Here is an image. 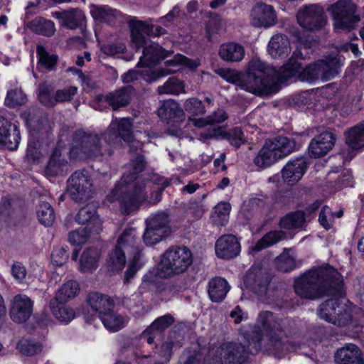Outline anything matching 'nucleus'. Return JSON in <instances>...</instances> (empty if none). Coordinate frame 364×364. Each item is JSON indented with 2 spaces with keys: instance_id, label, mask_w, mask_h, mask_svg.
Masks as SVG:
<instances>
[{
  "instance_id": "f257e3e1",
  "label": "nucleus",
  "mask_w": 364,
  "mask_h": 364,
  "mask_svg": "<svg viewBox=\"0 0 364 364\" xmlns=\"http://www.w3.org/2000/svg\"><path fill=\"white\" fill-rule=\"evenodd\" d=\"M288 321L282 316L269 311H261L257 318L256 325H249L241 328L247 346L238 343L225 342L219 345L210 343L206 355L199 351L184 353L178 364H245L248 355L257 353L262 347L264 336L268 338V350L276 356L280 357L289 352H299L307 355L306 348H312L311 343L285 342L284 331Z\"/></svg>"
},
{
  "instance_id": "f03ea898",
  "label": "nucleus",
  "mask_w": 364,
  "mask_h": 364,
  "mask_svg": "<svg viewBox=\"0 0 364 364\" xmlns=\"http://www.w3.org/2000/svg\"><path fill=\"white\" fill-rule=\"evenodd\" d=\"M299 58H304L299 50H295L289 61L278 69L255 58L249 63L246 73L228 70L220 71V75L244 90L269 95L277 92L280 83L297 75L301 81L308 82L332 80L339 74L342 65L339 55H329L301 69Z\"/></svg>"
},
{
  "instance_id": "7ed1b4c3",
  "label": "nucleus",
  "mask_w": 364,
  "mask_h": 364,
  "mask_svg": "<svg viewBox=\"0 0 364 364\" xmlns=\"http://www.w3.org/2000/svg\"><path fill=\"white\" fill-rule=\"evenodd\" d=\"M341 282L338 272L326 265L312 269L296 279L294 291L301 298L315 299L325 294H333Z\"/></svg>"
},
{
  "instance_id": "20e7f679",
  "label": "nucleus",
  "mask_w": 364,
  "mask_h": 364,
  "mask_svg": "<svg viewBox=\"0 0 364 364\" xmlns=\"http://www.w3.org/2000/svg\"><path fill=\"white\" fill-rule=\"evenodd\" d=\"M165 187L149 188L146 183H117L107 198L110 202L119 201L123 211L128 214L146 201L151 204L160 201Z\"/></svg>"
},
{
  "instance_id": "39448f33",
  "label": "nucleus",
  "mask_w": 364,
  "mask_h": 364,
  "mask_svg": "<svg viewBox=\"0 0 364 364\" xmlns=\"http://www.w3.org/2000/svg\"><path fill=\"white\" fill-rule=\"evenodd\" d=\"M105 132L97 133L83 129L76 130L73 135L70 156L73 159H95L104 154L111 155Z\"/></svg>"
},
{
  "instance_id": "423d86ee",
  "label": "nucleus",
  "mask_w": 364,
  "mask_h": 364,
  "mask_svg": "<svg viewBox=\"0 0 364 364\" xmlns=\"http://www.w3.org/2000/svg\"><path fill=\"white\" fill-rule=\"evenodd\" d=\"M297 149L298 145L294 139L278 136L265 141L254 159V163L257 166L265 168L287 156Z\"/></svg>"
},
{
  "instance_id": "0eeeda50",
  "label": "nucleus",
  "mask_w": 364,
  "mask_h": 364,
  "mask_svg": "<svg viewBox=\"0 0 364 364\" xmlns=\"http://www.w3.org/2000/svg\"><path fill=\"white\" fill-rule=\"evenodd\" d=\"M193 262L191 251L185 246H172L163 254L158 275L169 278L188 271Z\"/></svg>"
},
{
  "instance_id": "6e6552de",
  "label": "nucleus",
  "mask_w": 364,
  "mask_h": 364,
  "mask_svg": "<svg viewBox=\"0 0 364 364\" xmlns=\"http://www.w3.org/2000/svg\"><path fill=\"white\" fill-rule=\"evenodd\" d=\"M357 7L350 0H338L328 8L331 14L335 29L348 31L353 29L360 18L355 15Z\"/></svg>"
},
{
  "instance_id": "1a4fd4ad",
  "label": "nucleus",
  "mask_w": 364,
  "mask_h": 364,
  "mask_svg": "<svg viewBox=\"0 0 364 364\" xmlns=\"http://www.w3.org/2000/svg\"><path fill=\"white\" fill-rule=\"evenodd\" d=\"M145 223L146 227L143 235V240L146 245L159 242L171 232L169 215L165 211L151 215Z\"/></svg>"
},
{
  "instance_id": "9d476101",
  "label": "nucleus",
  "mask_w": 364,
  "mask_h": 364,
  "mask_svg": "<svg viewBox=\"0 0 364 364\" xmlns=\"http://www.w3.org/2000/svg\"><path fill=\"white\" fill-rule=\"evenodd\" d=\"M318 311L321 319L338 326H346L351 321L350 309L338 299L325 301Z\"/></svg>"
},
{
  "instance_id": "9b49d317",
  "label": "nucleus",
  "mask_w": 364,
  "mask_h": 364,
  "mask_svg": "<svg viewBox=\"0 0 364 364\" xmlns=\"http://www.w3.org/2000/svg\"><path fill=\"white\" fill-rule=\"evenodd\" d=\"M299 26L309 31L321 29L326 23L325 13L318 4H309L301 8L296 14Z\"/></svg>"
},
{
  "instance_id": "f8f14e48",
  "label": "nucleus",
  "mask_w": 364,
  "mask_h": 364,
  "mask_svg": "<svg viewBox=\"0 0 364 364\" xmlns=\"http://www.w3.org/2000/svg\"><path fill=\"white\" fill-rule=\"evenodd\" d=\"M132 42V46L136 50L142 48V55L139 58L137 63L138 67H146L150 68L156 65L160 61L165 59L170 55L168 51L165 50L158 43L151 42L149 39H146L145 43L138 44L136 42Z\"/></svg>"
},
{
  "instance_id": "ddd939ff",
  "label": "nucleus",
  "mask_w": 364,
  "mask_h": 364,
  "mask_svg": "<svg viewBox=\"0 0 364 364\" xmlns=\"http://www.w3.org/2000/svg\"><path fill=\"white\" fill-rule=\"evenodd\" d=\"M105 139L112 145L117 143L120 139L129 142L133 139L132 124L129 119L122 118L118 120L112 119L109 127L105 132Z\"/></svg>"
},
{
  "instance_id": "4468645a",
  "label": "nucleus",
  "mask_w": 364,
  "mask_h": 364,
  "mask_svg": "<svg viewBox=\"0 0 364 364\" xmlns=\"http://www.w3.org/2000/svg\"><path fill=\"white\" fill-rule=\"evenodd\" d=\"M129 26L131 29V37L133 42L138 44L145 43L149 36H159L166 33V30L159 26L147 24L138 20H130Z\"/></svg>"
},
{
  "instance_id": "2eb2a0df",
  "label": "nucleus",
  "mask_w": 364,
  "mask_h": 364,
  "mask_svg": "<svg viewBox=\"0 0 364 364\" xmlns=\"http://www.w3.org/2000/svg\"><path fill=\"white\" fill-rule=\"evenodd\" d=\"M270 282L271 277L267 272L255 268L250 269L244 279L245 287L258 295L266 294Z\"/></svg>"
},
{
  "instance_id": "dca6fc26",
  "label": "nucleus",
  "mask_w": 364,
  "mask_h": 364,
  "mask_svg": "<svg viewBox=\"0 0 364 364\" xmlns=\"http://www.w3.org/2000/svg\"><path fill=\"white\" fill-rule=\"evenodd\" d=\"M336 137L334 133L326 131L313 138L309 145L311 157L319 158L325 156L335 145Z\"/></svg>"
},
{
  "instance_id": "f3484780",
  "label": "nucleus",
  "mask_w": 364,
  "mask_h": 364,
  "mask_svg": "<svg viewBox=\"0 0 364 364\" xmlns=\"http://www.w3.org/2000/svg\"><path fill=\"white\" fill-rule=\"evenodd\" d=\"M277 23V14L272 5L257 4L251 14V24L257 28H268Z\"/></svg>"
},
{
  "instance_id": "a211bd4d",
  "label": "nucleus",
  "mask_w": 364,
  "mask_h": 364,
  "mask_svg": "<svg viewBox=\"0 0 364 364\" xmlns=\"http://www.w3.org/2000/svg\"><path fill=\"white\" fill-rule=\"evenodd\" d=\"M20 140L18 127L0 116V146L13 151L18 148Z\"/></svg>"
},
{
  "instance_id": "6ab92c4d",
  "label": "nucleus",
  "mask_w": 364,
  "mask_h": 364,
  "mask_svg": "<svg viewBox=\"0 0 364 364\" xmlns=\"http://www.w3.org/2000/svg\"><path fill=\"white\" fill-rule=\"evenodd\" d=\"M33 302L26 295H16L13 300L10 310L11 319L16 323H23L31 316Z\"/></svg>"
},
{
  "instance_id": "aec40b11",
  "label": "nucleus",
  "mask_w": 364,
  "mask_h": 364,
  "mask_svg": "<svg viewBox=\"0 0 364 364\" xmlns=\"http://www.w3.org/2000/svg\"><path fill=\"white\" fill-rule=\"evenodd\" d=\"M215 253L222 259H232L238 255L240 245L237 237L232 235L221 236L215 243Z\"/></svg>"
},
{
  "instance_id": "412c9836",
  "label": "nucleus",
  "mask_w": 364,
  "mask_h": 364,
  "mask_svg": "<svg viewBox=\"0 0 364 364\" xmlns=\"http://www.w3.org/2000/svg\"><path fill=\"white\" fill-rule=\"evenodd\" d=\"M308 163L304 157L289 160L281 171L284 182H299L306 173Z\"/></svg>"
},
{
  "instance_id": "4be33fe9",
  "label": "nucleus",
  "mask_w": 364,
  "mask_h": 364,
  "mask_svg": "<svg viewBox=\"0 0 364 364\" xmlns=\"http://www.w3.org/2000/svg\"><path fill=\"white\" fill-rule=\"evenodd\" d=\"M335 361L337 364H364V358L358 346L347 343L336 350Z\"/></svg>"
},
{
  "instance_id": "5701e85b",
  "label": "nucleus",
  "mask_w": 364,
  "mask_h": 364,
  "mask_svg": "<svg viewBox=\"0 0 364 364\" xmlns=\"http://www.w3.org/2000/svg\"><path fill=\"white\" fill-rule=\"evenodd\" d=\"M116 247L134 257L135 259H140L141 249L137 243L136 230L130 228L125 229L117 240Z\"/></svg>"
},
{
  "instance_id": "b1692460",
  "label": "nucleus",
  "mask_w": 364,
  "mask_h": 364,
  "mask_svg": "<svg viewBox=\"0 0 364 364\" xmlns=\"http://www.w3.org/2000/svg\"><path fill=\"white\" fill-rule=\"evenodd\" d=\"M52 16L59 20L62 26L69 29L80 27L85 19L84 13L79 9L55 11L52 13Z\"/></svg>"
},
{
  "instance_id": "393cba45",
  "label": "nucleus",
  "mask_w": 364,
  "mask_h": 364,
  "mask_svg": "<svg viewBox=\"0 0 364 364\" xmlns=\"http://www.w3.org/2000/svg\"><path fill=\"white\" fill-rule=\"evenodd\" d=\"M76 220L80 224L87 223V227L93 232L99 233L102 230V223L97 214L96 208L93 205L88 204L82 208L78 211Z\"/></svg>"
},
{
  "instance_id": "a878e982",
  "label": "nucleus",
  "mask_w": 364,
  "mask_h": 364,
  "mask_svg": "<svg viewBox=\"0 0 364 364\" xmlns=\"http://www.w3.org/2000/svg\"><path fill=\"white\" fill-rule=\"evenodd\" d=\"M132 86L122 87L105 96V100L114 110L127 106L131 101L133 92Z\"/></svg>"
},
{
  "instance_id": "bb28decb",
  "label": "nucleus",
  "mask_w": 364,
  "mask_h": 364,
  "mask_svg": "<svg viewBox=\"0 0 364 364\" xmlns=\"http://www.w3.org/2000/svg\"><path fill=\"white\" fill-rule=\"evenodd\" d=\"M267 50L274 58L287 56L291 50L289 38L283 34L273 36L268 43Z\"/></svg>"
},
{
  "instance_id": "cd10ccee",
  "label": "nucleus",
  "mask_w": 364,
  "mask_h": 364,
  "mask_svg": "<svg viewBox=\"0 0 364 364\" xmlns=\"http://www.w3.org/2000/svg\"><path fill=\"white\" fill-rule=\"evenodd\" d=\"M87 302L92 310L100 317L114 307L112 299L107 295L92 292L87 297Z\"/></svg>"
},
{
  "instance_id": "c85d7f7f",
  "label": "nucleus",
  "mask_w": 364,
  "mask_h": 364,
  "mask_svg": "<svg viewBox=\"0 0 364 364\" xmlns=\"http://www.w3.org/2000/svg\"><path fill=\"white\" fill-rule=\"evenodd\" d=\"M68 168V161L62 156L58 149H55L45 169L47 177H54L63 174Z\"/></svg>"
},
{
  "instance_id": "c756f323",
  "label": "nucleus",
  "mask_w": 364,
  "mask_h": 364,
  "mask_svg": "<svg viewBox=\"0 0 364 364\" xmlns=\"http://www.w3.org/2000/svg\"><path fill=\"white\" fill-rule=\"evenodd\" d=\"M145 159L143 155L137 154L132 159L130 164L124 167V171L121 178V182H134L139 175L145 168Z\"/></svg>"
},
{
  "instance_id": "7c9ffc66",
  "label": "nucleus",
  "mask_w": 364,
  "mask_h": 364,
  "mask_svg": "<svg viewBox=\"0 0 364 364\" xmlns=\"http://www.w3.org/2000/svg\"><path fill=\"white\" fill-rule=\"evenodd\" d=\"M228 282L222 277H215L208 282V295L213 302L223 301L230 290Z\"/></svg>"
},
{
  "instance_id": "2f4dec72",
  "label": "nucleus",
  "mask_w": 364,
  "mask_h": 364,
  "mask_svg": "<svg viewBox=\"0 0 364 364\" xmlns=\"http://www.w3.org/2000/svg\"><path fill=\"white\" fill-rule=\"evenodd\" d=\"M346 143L351 151L364 147V122L345 132Z\"/></svg>"
},
{
  "instance_id": "473e14b6",
  "label": "nucleus",
  "mask_w": 364,
  "mask_h": 364,
  "mask_svg": "<svg viewBox=\"0 0 364 364\" xmlns=\"http://www.w3.org/2000/svg\"><path fill=\"white\" fill-rule=\"evenodd\" d=\"M219 55L227 62H239L245 56V49L237 43H223L220 47Z\"/></svg>"
},
{
  "instance_id": "72a5a7b5",
  "label": "nucleus",
  "mask_w": 364,
  "mask_h": 364,
  "mask_svg": "<svg viewBox=\"0 0 364 364\" xmlns=\"http://www.w3.org/2000/svg\"><path fill=\"white\" fill-rule=\"evenodd\" d=\"M26 27L32 32L46 37L53 36L55 32L54 22L43 17H36L27 22Z\"/></svg>"
},
{
  "instance_id": "f704fd0d",
  "label": "nucleus",
  "mask_w": 364,
  "mask_h": 364,
  "mask_svg": "<svg viewBox=\"0 0 364 364\" xmlns=\"http://www.w3.org/2000/svg\"><path fill=\"white\" fill-rule=\"evenodd\" d=\"M183 114L179 105L173 100L165 101L158 109V115L164 121L169 123L170 121L179 119Z\"/></svg>"
},
{
  "instance_id": "c9c22d12",
  "label": "nucleus",
  "mask_w": 364,
  "mask_h": 364,
  "mask_svg": "<svg viewBox=\"0 0 364 364\" xmlns=\"http://www.w3.org/2000/svg\"><path fill=\"white\" fill-rule=\"evenodd\" d=\"M92 183H70L66 193L76 202L86 201L92 195Z\"/></svg>"
},
{
  "instance_id": "e433bc0d",
  "label": "nucleus",
  "mask_w": 364,
  "mask_h": 364,
  "mask_svg": "<svg viewBox=\"0 0 364 364\" xmlns=\"http://www.w3.org/2000/svg\"><path fill=\"white\" fill-rule=\"evenodd\" d=\"M100 252L96 248L85 250L80 260V269L82 272H92L97 267Z\"/></svg>"
},
{
  "instance_id": "4c0bfd02",
  "label": "nucleus",
  "mask_w": 364,
  "mask_h": 364,
  "mask_svg": "<svg viewBox=\"0 0 364 364\" xmlns=\"http://www.w3.org/2000/svg\"><path fill=\"white\" fill-rule=\"evenodd\" d=\"M100 318L105 327L112 331H117L122 329L128 321L126 318L114 312L113 309L103 314Z\"/></svg>"
},
{
  "instance_id": "58836bf2",
  "label": "nucleus",
  "mask_w": 364,
  "mask_h": 364,
  "mask_svg": "<svg viewBox=\"0 0 364 364\" xmlns=\"http://www.w3.org/2000/svg\"><path fill=\"white\" fill-rule=\"evenodd\" d=\"M62 303L56 299H53L50 302V308L56 319L62 323H68L74 318L75 313L72 309L64 306Z\"/></svg>"
},
{
  "instance_id": "ea45409f",
  "label": "nucleus",
  "mask_w": 364,
  "mask_h": 364,
  "mask_svg": "<svg viewBox=\"0 0 364 364\" xmlns=\"http://www.w3.org/2000/svg\"><path fill=\"white\" fill-rule=\"evenodd\" d=\"M305 223V213L301 210L289 213L279 220L280 228L287 230L302 228Z\"/></svg>"
},
{
  "instance_id": "a19ab883",
  "label": "nucleus",
  "mask_w": 364,
  "mask_h": 364,
  "mask_svg": "<svg viewBox=\"0 0 364 364\" xmlns=\"http://www.w3.org/2000/svg\"><path fill=\"white\" fill-rule=\"evenodd\" d=\"M287 238V233L282 230H272L265 234L255 245L253 250L261 251Z\"/></svg>"
},
{
  "instance_id": "79ce46f5",
  "label": "nucleus",
  "mask_w": 364,
  "mask_h": 364,
  "mask_svg": "<svg viewBox=\"0 0 364 364\" xmlns=\"http://www.w3.org/2000/svg\"><path fill=\"white\" fill-rule=\"evenodd\" d=\"M36 53L38 58V68H43L47 70L55 68L58 57L55 54H50L44 46L38 45Z\"/></svg>"
},
{
  "instance_id": "37998d69",
  "label": "nucleus",
  "mask_w": 364,
  "mask_h": 364,
  "mask_svg": "<svg viewBox=\"0 0 364 364\" xmlns=\"http://www.w3.org/2000/svg\"><path fill=\"white\" fill-rule=\"evenodd\" d=\"M231 205L227 202L218 203L213 208L211 219L215 225L225 226L229 220Z\"/></svg>"
},
{
  "instance_id": "c03bdc74",
  "label": "nucleus",
  "mask_w": 364,
  "mask_h": 364,
  "mask_svg": "<svg viewBox=\"0 0 364 364\" xmlns=\"http://www.w3.org/2000/svg\"><path fill=\"white\" fill-rule=\"evenodd\" d=\"M141 78L146 82H151L156 80L159 78V76L156 72L153 71L150 68H146L141 70H129L123 75V81L126 83L134 80H138Z\"/></svg>"
},
{
  "instance_id": "a18cd8bd",
  "label": "nucleus",
  "mask_w": 364,
  "mask_h": 364,
  "mask_svg": "<svg viewBox=\"0 0 364 364\" xmlns=\"http://www.w3.org/2000/svg\"><path fill=\"white\" fill-rule=\"evenodd\" d=\"M190 63L191 60L186 56L181 54H177L173 57V59L166 60L165 62L166 68H161L156 74L159 77L171 73H173L179 69L178 68L180 65H183L190 66Z\"/></svg>"
},
{
  "instance_id": "49530a36",
  "label": "nucleus",
  "mask_w": 364,
  "mask_h": 364,
  "mask_svg": "<svg viewBox=\"0 0 364 364\" xmlns=\"http://www.w3.org/2000/svg\"><path fill=\"white\" fill-rule=\"evenodd\" d=\"M79 291L80 287L77 282L74 280H69L58 289L55 299L60 302H66L68 300L74 298Z\"/></svg>"
},
{
  "instance_id": "de8ad7c7",
  "label": "nucleus",
  "mask_w": 364,
  "mask_h": 364,
  "mask_svg": "<svg viewBox=\"0 0 364 364\" xmlns=\"http://www.w3.org/2000/svg\"><path fill=\"white\" fill-rule=\"evenodd\" d=\"M126 257L124 250L115 247L107 259L108 270L111 272L121 271L125 266Z\"/></svg>"
},
{
  "instance_id": "09e8293b",
  "label": "nucleus",
  "mask_w": 364,
  "mask_h": 364,
  "mask_svg": "<svg viewBox=\"0 0 364 364\" xmlns=\"http://www.w3.org/2000/svg\"><path fill=\"white\" fill-rule=\"evenodd\" d=\"M117 13L116 9H112L108 6H94L91 10L92 16L95 19L108 23L113 22Z\"/></svg>"
},
{
  "instance_id": "8fccbe9b",
  "label": "nucleus",
  "mask_w": 364,
  "mask_h": 364,
  "mask_svg": "<svg viewBox=\"0 0 364 364\" xmlns=\"http://www.w3.org/2000/svg\"><path fill=\"white\" fill-rule=\"evenodd\" d=\"M37 216L39 222L44 226L52 225L55 220L53 208L45 201H41L37 206Z\"/></svg>"
},
{
  "instance_id": "3c124183",
  "label": "nucleus",
  "mask_w": 364,
  "mask_h": 364,
  "mask_svg": "<svg viewBox=\"0 0 364 364\" xmlns=\"http://www.w3.org/2000/svg\"><path fill=\"white\" fill-rule=\"evenodd\" d=\"M184 91V85L179 79L169 77L163 85L158 87V92L160 95H178Z\"/></svg>"
},
{
  "instance_id": "603ef678",
  "label": "nucleus",
  "mask_w": 364,
  "mask_h": 364,
  "mask_svg": "<svg viewBox=\"0 0 364 364\" xmlns=\"http://www.w3.org/2000/svg\"><path fill=\"white\" fill-rule=\"evenodd\" d=\"M221 139L227 140L232 146L238 149L245 142L244 134L240 127H236L228 131L223 129Z\"/></svg>"
},
{
  "instance_id": "864d4df0",
  "label": "nucleus",
  "mask_w": 364,
  "mask_h": 364,
  "mask_svg": "<svg viewBox=\"0 0 364 364\" xmlns=\"http://www.w3.org/2000/svg\"><path fill=\"white\" fill-rule=\"evenodd\" d=\"M226 112L223 109H218L206 118H200L194 120L195 126L203 127L208 124L222 123L228 119Z\"/></svg>"
},
{
  "instance_id": "5fc2aeb1",
  "label": "nucleus",
  "mask_w": 364,
  "mask_h": 364,
  "mask_svg": "<svg viewBox=\"0 0 364 364\" xmlns=\"http://www.w3.org/2000/svg\"><path fill=\"white\" fill-rule=\"evenodd\" d=\"M275 266L277 269L282 272H288L294 269L296 267L295 258L289 254L288 250H284L275 259Z\"/></svg>"
},
{
  "instance_id": "6e6d98bb",
  "label": "nucleus",
  "mask_w": 364,
  "mask_h": 364,
  "mask_svg": "<svg viewBox=\"0 0 364 364\" xmlns=\"http://www.w3.org/2000/svg\"><path fill=\"white\" fill-rule=\"evenodd\" d=\"M38 99L46 107H53L56 105L55 94L53 95L51 88L46 83H41L39 85Z\"/></svg>"
},
{
  "instance_id": "4d7b16f0",
  "label": "nucleus",
  "mask_w": 364,
  "mask_h": 364,
  "mask_svg": "<svg viewBox=\"0 0 364 364\" xmlns=\"http://www.w3.org/2000/svg\"><path fill=\"white\" fill-rule=\"evenodd\" d=\"M174 321L173 318L169 315H165L156 318L151 324L145 330V335L154 331L160 334L165 329L168 328Z\"/></svg>"
},
{
  "instance_id": "13d9d810",
  "label": "nucleus",
  "mask_w": 364,
  "mask_h": 364,
  "mask_svg": "<svg viewBox=\"0 0 364 364\" xmlns=\"http://www.w3.org/2000/svg\"><path fill=\"white\" fill-rule=\"evenodd\" d=\"M27 101L26 95L21 90H11L7 92L5 105L9 107H16L24 105Z\"/></svg>"
},
{
  "instance_id": "bf43d9fd",
  "label": "nucleus",
  "mask_w": 364,
  "mask_h": 364,
  "mask_svg": "<svg viewBox=\"0 0 364 364\" xmlns=\"http://www.w3.org/2000/svg\"><path fill=\"white\" fill-rule=\"evenodd\" d=\"M17 348L22 354L32 356L42 350V346L28 339H21L17 344Z\"/></svg>"
},
{
  "instance_id": "052dcab7",
  "label": "nucleus",
  "mask_w": 364,
  "mask_h": 364,
  "mask_svg": "<svg viewBox=\"0 0 364 364\" xmlns=\"http://www.w3.org/2000/svg\"><path fill=\"white\" fill-rule=\"evenodd\" d=\"M184 109L193 116L202 115L205 112L203 102L196 97L188 99L184 103Z\"/></svg>"
},
{
  "instance_id": "680f3d73",
  "label": "nucleus",
  "mask_w": 364,
  "mask_h": 364,
  "mask_svg": "<svg viewBox=\"0 0 364 364\" xmlns=\"http://www.w3.org/2000/svg\"><path fill=\"white\" fill-rule=\"evenodd\" d=\"M92 230L88 229L87 227L72 231L68 235V241L73 245H80L86 242L89 235Z\"/></svg>"
},
{
  "instance_id": "e2e57ef3",
  "label": "nucleus",
  "mask_w": 364,
  "mask_h": 364,
  "mask_svg": "<svg viewBox=\"0 0 364 364\" xmlns=\"http://www.w3.org/2000/svg\"><path fill=\"white\" fill-rule=\"evenodd\" d=\"M77 90L75 86H68L56 90L55 92L56 105L71 101L77 93Z\"/></svg>"
},
{
  "instance_id": "0e129e2a",
  "label": "nucleus",
  "mask_w": 364,
  "mask_h": 364,
  "mask_svg": "<svg viewBox=\"0 0 364 364\" xmlns=\"http://www.w3.org/2000/svg\"><path fill=\"white\" fill-rule=\"evenodd\" d=\"M126 50L125 44L122 42L109 43L100 46V50L107 56H115L124 53Z\"/></svg>"
},
{
  "instance_id": "69168bd1",
  "label": "nucleus",
  "mask_w": 364,
  "mask_h": 364,
  "mask_svg": "<svg viewBox=\"0 0 364 364\" xmlns=\"http://www.w3.org/2000/svg\"><path fill=\"white\" fill-rule=\"evenodd\" d=\"M11 274L17 282L23 283L27 275V269L22 262L14 261L11 266Z\"/></svg>"
},
{
  "instance_id": "338daca9",
  "label": "nucleus",
  "mask_w": 364,
  "mask_h": 364,
  "mask_svg": "<svg viewBox=\"0 0 364 364\" xmlns=\"http://www.w3.org/2000/svg\"><path fill=\"white\" fill-rule=\"evenodd\" d=\"M68 257L69 255L65 248H55L51 255L52 262L54 265L60 267L67 262Z\"/></svg>"
},
{
  "instance_id": "774afa93",
  "label": "nucleus",
  "mask_w": 364,
  "mask_h": 364,
  "mask_svg": "<svg viewBox=\"0 0 364 364\" xmlns=\"http://www.w3.org/2000/svg\"><path fill=\"white\" fill-rule=\"evenodd\" d=\"M223 128L221 127H210L200 134V137L204 141L208 139H221Z\"/></svg>"
}]
</instances>
